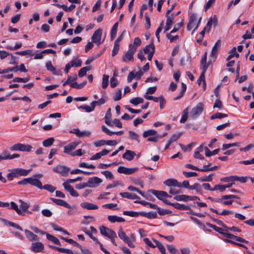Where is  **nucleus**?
Here are the masks:
<instances>
[{"label":"nucleus","instance_id":"nucleus-1","mask_svg":"<svg viewBox=\"0 0 254 254\" xmlns=\"http://www.w3.org/2000/svg\"><path fill=\"white\" fill-rule=\"evenodd\" d=\"M32 169H24L17 168L10 170V173L7 174V178L9 181H12L14 178H18L21 176H26L31 171Z\"/></svg>","mask_w":254,"mask_h":254},{"label":"nucleus","instance_id":"nucleus-2","mask_svg":"<svg viewBox=\"0 0 254 254\" xmlns=\"http://www.w3.org/2000/svg\"><path fill=\"white\" fill-rule=\"evenodd\" d=\"M118 236L125 243L127 244L130 248H134V245L133 242L135 240L133 235H131V237H128L123 230L122 228L120 229L118 233Z\"/></svg>","mask_w":254,"mask_h":254},{"label":"nucleus","instance_id":"nucleus-3","mask_svg":"<svg viewBox=\"0 0 254 254\" xmlns=\"http://www.w3.org/2000/svg\"><path fill=\"white\" fill-rule=\"evenodd\" d=\"M136 52V47L132 46V44L129 45V49L125 53L122 58V61L124 62H128L133 61V55Z\"/></svg>","mask_w":254,"mask_h":254},{"label":"nucleus","instance_id":"nucleus-4","mask_svg":"<svg viewBox=\"0 0 254 254\" xmlns=\"http://www.w3.org/2000/svg\"><path fill=\"white\" fill-rule=\"evenodd\" d=\"M53 170L55 173L59 174L63 177H66L70 171V168L64 165H58L53 168Z\"/></svg>","mask_w":254,"mask_h":254},{"label":"nucleus","instance_id":"nucleus-5","mask_svg":"<svg viewBox=\"0 0 254 254\" xmlns=\"http://www.w3.org/2000/svg\"><path fill=\"white\" fill-rule=\"evenodd\" d=\"M31 145L29 144H23L22 143H16L10 147L11 151L19 150L21 151L30 152L32 149Z\"/></svg>","mask_w":254,"mask_h":254},{"label":"nucleus","instance_id":"nucleus-6","mask_svg":"<svg viewBox=\"0 0 254 254\" xmlns=\"http://www.w3.org/2000/svg\"><path fill=\"white\" fill-rule=\"evenodd\" d=\"M203 110V104L199 102L196 106L193 107L190 113V117L192 119H195Z\"/></svg>","mask_w":254,"mask_h":254},{"label":"nucleus","instance_id":"nucleus-7","mask_svg":"<svg viewBox=\"0 0 254 254\" xmlns=\"http://www.w3.org/2000/svg\"><path fill=\"white\" fill-rule=\"evenodd\" d=\"M100 231L102 235L108 238L117 237L116 233L112 229L106 227L103 225L100 227Z\"/></svg>","mask_w":254,"mask_h":254},{"label":"nucleus","instance_id":"nucleus-8","mask_svg":"<svg viewBox=\"0 0 254 254\" xmlns=\"http://www.w3.org/2000/svg\"><path fill=\"white\" fill-rule=\"evenodd\" d=\"M78 145L77 142H72L64 147V152L65 153L70 155L72 156H75V152H72Z\"/></svg>","mask_w":254,"mask_h":254},{"label":"nucleus","instance_id":"nucleus-9","mask_svg":"<svg viewBox=\"0 0 254 254\" xmlns=\"http://www.w3.org/2000/svg\"><path fill=\"white\" fill-rule=\"evenodd\" d=\"M102 33V30L101 29H98L93 33L91 41L92 43H96L97 46L101 44V39Z\"/></svg>","mask_w":254,"mask_h":254},{"label":"nucleus","instance_id":"nucleus-10","mask_svg":"<svg viewBox=\"0 0 254 254\" xmlns=\"http://www.w3.org/2000/svg\"><path fill=\"white\" fill-rule=\"evenodd\" d=\"M102 182V180L100 178L93 177L88 179L87 185L88 187L93 188L98 187Z\"/></svg>","mask_w":254,"mask_h":254},{"label":"nucleus","instance_id":"nucleus-11","mask_svg":"<svg viewBox=\"0 0 254 254\" xmlns=\"http://www.w3.org/2000/svg\"><path fill=\"white\" fill-rule=\"evenodd\" d=\"M19 157L18 154H13L10 155L9 152L7 150H4L0 154V162L3 160H11L15 158H18Z\"/></svg>","mask_w":254,"mask_h":254},{"label":"nucleus","instance_id":"nucleus-12","mask_svg":"<svg viewBox=\"0 0 254 254\" xmlns=\"http://www.w3.org/2000/svg\"><path fill=\"white\" fill-rule=\"evenodd\" d=\"M149 191L154 195H155L159 199L161 200H163V197H168L171 196V195H169L166 192L164 191L156 190H150Z\"/></svg>","mask_w":254,"mask_h":254},{"label":"nucleus","instance_id":"nucleus-13","mask_svg":"<svg viewBox=\"0 0 254 254\" xmlns=\"http://www.w3.org/2000/svg\"><path fill=\"white\" fill-rule=\"evenodd\" d=\"M44 248V245L41 242H35L32 243L30 250L34 253H38L42 252Z\"/></svg>","mask_w":254,"mask_h":254},{"label":"nucleus","instance_id":"nucleus-14","mask_svg":"<svg viewBox=\"0 0 254 254\" xmlns=\"http://www.w3.org/2000/svg\"><path fill=\"white\" fill-rule=\"evenodd\" d=\"M164 184L168 187L181 188V183L174 179H168L164 181Z\"/></svg>","mask_w":254,"mask_h":254},{"label":"nucleus","instance_id":"nucleus-15","mask_svg":"<svg viewBox=\"0 0 254 254\" xmlns=\"http://www.w3.org/2000/svg\"><path fill=\"white\" fill-rule=\"evenodd\" d=\"M63 186L67 191H68L70 195L72 196L77 197L78 196V192L75 190L73 188L68 184L66 183H64L63 184Z\"/></svg>","mask_w":254,"mask_h":254},{"label":"nucleus","instance_id":"nucleus-16","mask_svg":"<svg viewBox=\"0 0 254 254\" xmlns=\"http://www.w3.org/2000/svg\"><path fill=\"white\" fill-rule=\"evenodd\" d=\"M166 17L167 18L166 20V26L165 27L164 33H165L166 31L169 30L171 28L172 25L173 23L175 18V16L173 14H171L170 16H168V15Z\"/></svg>","mask_w":254,"mask_h":254},{"label":"nucleus","instance_id":"nucleus-17","mask_svg":"<svg viewBox=\"0 0 254 254\" xmlns=\"http://www.w3.org/2000/svg\"><path fill=\"white\" fill-rule=\"evenodd\" d=\"M50 199L53 202H54L55 204H56L58 205L62 206H64V207H66V208H67L69 209L71 208L70 205L68 203H67L65 201H64V200L60 199H56V198H52V197L50 198Z\"/></svg>","mask_w":254,"mask_h":254},{"label":"nucleus","instance_id":"nucleus-18","mask_svg":"<svg viewBox=\"0 0 254 254\" xmlns=\"http://www.w3.org/2000/svg\"><path fill=\"white\" fill-rule=\"evenodd\" d=\"M70 132L74 133L78 137L89 136L91 134V132L89 131H81L78 128H74Z\"/></svg>","mask_w":254,"mask_h":254},{"label":"nucleus","instance_id":"nucleus-19","mask_svg":"<svg viewBox=\"0 0 254 254\" xmlns=\"http://www.w3.org/2000/svg\"><path fill=\"white\" fill-rule=\"evenodd\" d=\"M221 41L220 40H217L212 49L211 56L215 58L218 54V50L221 46Z\"/></svg>","mask_w":254,"mask_h":254},{"label":"nucleus","instance_id":"nucleus-20","mask_svg":"<svg viewBox=\"0 0 254 254\" xmlns=\"http://www.w3.org/2000/svg\"><path fill=\"white\" fill-rule=\"evenodd\" d=\"M217 24V18L216 16L214 15L213 17H211L207 22L206 26L205 28H206L207 31H209L212 25L216 26Z\"/></svg>","mask_w":254,"mask_h":254},{"label":"nucleus","instance_id":"nucleus-21","mask_svg":"<svg viewBox=\"0 0 254 254\" xmlns=\"http://www.w3.org/2000/svg\"><path fill=\"white\" fill-rule=\"evenodd\" d=\"M24 232L27 238L30 241H38L39 240V238L37 235L34 234L33 232L30 231L25 229L24 230Z\"/></svg>","mask_w":254,"mask_h":254},{"label":"nucleus","instance_id":"nucleus-22","mask_svg":"<svg viewBox=\"0 0 254 254\" xmlns=\"http://www.w3.org/2000/svg\"><path fill=\"white\" fill-rule=\"evenodd\" d=\"M29 184L32 186L37 187L40 189H43L42 183L38 179L33 178H29Z\"/></svg>","mask_w":254,"mask_h":254},{"label":"nucleus","instance_id":"nucleus-23","mask_svg":"<svg viewBox=\"0 0 254 254\" xmlns=\"http://www.w3.org/2000/svg\"><path fill=\"white\" fill-rule=\"evenodd\" d=\"M135 155V153L134 152L129 150H126V152L123 155V158L128 161H131L133 160Z\"/></svg>","mask_w":254,"mask_h":254},{"label":"nucleus","instance_id":"nucleus-24","mask_svg":"<svg viewBox=\"0 0 254 254\" xmlns=\"http://www.w3.org/2000/svg\"><path fill=\"white\" fill-rule=\"evenodd\" d=\"M120 195L125 198L131 199H139V197L135 194L129 193L128 192H120Z\"/></svg>","mask_w":254,"mask_h":254},{"label":"nucleus","instance_id":"nucleus-25","mask_svg":"<svg viewBox=\"0 0 254 254\" xmlns=\"http://www.w3.org/2000/svg\"><path fill=\"white\" fill-rule=\"evenodd\" d=\"M108 220L111 223H115L116 222H123L125 221L124 218L116 215H109L108 216Z\"/></svg>","mask_w":254,"mask_h":254},{"label":"nucleus","instance_id":"nucleus-26","mask_svg":"<svg viewBox=\"0 0 254 254\" xmlns=\"http://www.w3.org/2000/svg\"><path fill=\"white\" fill-rule=\"evenodd\" d=\"M81 206L85 209L88 210H93V209H97L98 208V206L97 205L90 203L89 202H83L81 203Z\"/></svg>","mask_w":254,"mask_h":254},{"label":"nucleus","instance_id":"nucleus-27","mask_svg":"<svg viewBox=\"0 0 254 254\" xmlns=\"http://www.w3.org/2000/svg\"><path fill=\"white\" fill-rule=\"evenodd\" d=\"M47 70L53 72L54 75H61L59 71H57L55 67L52 65L51 61L48 62L46 64Z\"/></svg>","mask_w":254,"mask_h":254},{"label":"nucleus","instance_id":"nucleus-28","mask_svg":"<svg viewBox=\"0 0 254 254\" xmlns=\"http://www.w3.org/2000/svg\"><path fill=\"white\" fill-rule=\"evenodd\" d=\"M173 207L176 209L181 210L190 209V207L189 206L183 204H180L179 203H174V204H173Z\"/></svg>","mask_w":254,"mask_h":254},{"label":"nucleus","instance_id":"nucleus-29","mask_svg":"<svg viewBox=\"0 0 254 254\" xmlns=\"http://www.w3.org/2000/svg\"><path fill=\"white\" fill-rule=\"evenodd\" d=\"M181 85H182L181 91L179 93V95L177 96H176L175 98H174V100H178L180 99H181L183 96V95H184V94L186 91V89H187L186 85L184 83H182Z\"/></svg>","mask_w":254,"mask_h":254},{"label":"nucleus","instance_id":"nucleus-30","mask_svg":"<svg viewBox=\"0 0 254 254\" xmlns=\"http://www.w3.org/2000/svg\"><path fill=\"white\" fill-rule=\"evenodd\" d=\"M189 195L186 194H181L176 195L174 197V199L177 201H183L187 202L189 201Z\"/></svg>","mask_w":254,"mask_h":254},{"label":"nucleus","instance_id":"nucleus-31","mask_svg":"<svg viewBox=\"0 0 254 254\" xmlns=\"http://www.w3.org/2000/svg\"><path fill=\"white\" fill-rule=\"evenodd\" d=\"M11 207L12 209L14 210L19 215L24 216L25 214L19 209L17 205L13 201L10 203Z\"/></svg>","mask_w":254,"mask_h":254},{"label":"nucleus","instance_id":"nucleus-32","mask_svg":"<svg viewBox=\"0 0 254 254\" xmlns=\"http://www.w3.org/2000/svg\"><path fill=\"white\" fill-rule=\"evenodd\" d=\"M78 109H83V110H85V112H86L87 113H89V112L93 111L94 110L95 107L93 106V105L92 104V103H91V106H89L86 105H81L78 107Z\"/></svg>","mask_w":254,"mask_h":254},{"label":"nucleus","instance_id":"nucleus-33","mask_svg":"<svg viewBox=\"0 0 254 254\" xmlns=\"http://www.w3.org/2000/svg\"><path fill=\"white\" fill-rule=\"evenodd\" d=\"M214 176V174H211L208 176H204L202 177L197 178V180L201 182H211L212 181V177Z\"/></svg>","mask_w":254,"mask_h":254},{"label":"nucleus","instance_id":"nucleus-34","mask_svg":"<svg viewBox=\"0 0 254 254\" xmlns=\"http://www.w3.org/2000/svg\"><path fill=\"white\" fill-rule=\"evenodd\" d=\"M55 141L53 137H50L47 139L44 140L43 142V145L44 147H48L52 146Z\"/></svg>","mask_w":254,"mask_h":254},{"label":"nucleus","instance_id":"nucleus-35","mask_svg":"<svg viewBox=\"0 0 254 254\" xmlns=\"http://www.w3.org/2000/svg\"><path fill=\"white\" fill-rule=\"evenodd\" d=\"M70 64L72 67H80L81 66L82 61L80 59L76 58L74 60H71Z\"/></svg>","mask_w":254,"mask_h":254},{"label":"nucleus","instance_id":"nucleus-36","mask_svg":"<svg viewBox=\"0 0 254 254\" xmlns=\"http://www.w3.org/2000/svg\"><path fill=\"white\" fill-rule=\"evenodd\" d=\"M129 137L130 139L132 140H135L138 142H140L139 135L136 132L133 131H129L128 132Z\"/></svg>","mask_w":254,"mask_h":254},{"label":"nucleus","instance_id":"nucleus-37","mask_svg":"<svg viewBox=\"0 0 254 254\" xmlns=\"http://www.w3.org/2000/svg\"><path fill=\"white\" fill-rule=\"evenodd\" d=\"M46 237L48 240L53 242L54 244L60 246L61 245L60 241L58 240V238L54 237V236L50 235L49 234H47L46 235Z\"/></svg>","mask_w":254,"mask_h":254},{"label":"nucleus","instance_id":"nucleus-38","mask_svg":"<svg viewBox=\"0 0 254 254\" xmlns=\"http://www.w3.org/2000/svg\"><path fill=\"white\" fill-rule=\"evenodd\" d=\"M110 111V109L108 110V112L107 113L106 116H105V122L106 124H107L108 126L111 127H113V124L112 123V121L111 120V113H108V112Z\"/></svg>","mask_w":254,"mask_h":254},{"label":"nucleus","instance_id":"nucleus-39","mask_svg":"<svg viewBox=\"0 0 254 254\" xmlns=\"http://www.w3.org/2000/svg\"><path fill=\"white\" fill-rule=\"evenodd\" d=\"M91 69V68L89 66L82 67L78 71V76L80 77L85 76L86 74L87 71L90 70Z\"/></svg>","mask_w":254,"mask_h":254},{"label":"nucleus","instance_id":"nucleus-40","mask_svg":"<svg viewBox=\"0 0 254 254\" xmlns=\"http://www.w3.org/2000/svg\"><path fill=\"white\" fill-rule=\"evenodd\" d=\"M241 145L240 142H234L232 143H228V144H223L222 145V149L223 150H225L227 149L230 148L231 147L234 146H240Z\"/></svg>","mask_w":254,"mask_h":254},{"label":"nucleus","instance_id":"nucleus-41","mask_svg":"<svg viewBox=\"0 0 254 254\" xmlns=\"http://www.w3.org/2000/svg\"><path fill=\"white\" fill-rule=\"evenodd\" d=\"M109 76L106 74H104L102 78V87L103 89L107 87L109 84Z\"/></svg>","mask_w":254,"mask_h":254},{"label":"nucleus","instance_id":"nucleus-42","mask_svg":"<svg viewBox=\"0 0 254 254\" xmlns=\"http://www.w3.org/2000/svg\"><path fill=\"white\" fill-rule=\"evenodd\" d=\"M144 100L140 97L133 98L130 100V103L134 105H137L139 104L142 103Z\"/></svg>","mask_w":254,"mask_h":254},{"label":"nucleus","instance_id":"nucleus-43","mask_svg":"<svg viewBox=\"0 0 254 254\" xmlns=\"http://www.w3.org/2000/svg\"><path fill=\"white\" fill-rule=\"evenodd\" d=\"M190 190H195L198 193H201V188L200 184L198 183H195L193 185L190 186Z\"/></svg>","mask_w":254,"mask_h":254},{"label":"nucleus","instance_id":"nucleus-44","mask_svg":"<svg viewBox=\"0 0 254 254\" xmlns=\"http://www.w3.org/2000/svg\"><path fill=\"white\" fill-rule=\"evenodd\" d=\"M118 22L116 23L112 28L111 31V40H113L117 34V29H118Z\"/></svg>","mask_w":254,"mask_h":254},{"label":"nucleus","instance_id":"nucleus-45","mask_svg":"<svg viewBox=\"0 0 254 254\" xmlns=\"http://www.w3.org/2000/svg\"><path fill=\"white\" fill-rule=\"evenodd\" d=\"M228 116L227 114H223L221 113H216L212 115L211 117V120H214L215 119H222L224 118H226Z\"/></svg>","mask_w":254,"mask_h":254},{"label":"nucleus","instance_id":"nucleus-46","mask_svg":"<svg viewBox=\"0 0 254 254\" xmlns=\"http://www.w3.org/2000/svg\"><path fill=\"white\" fill-rule=\"evenodd\" d=\"M53 249L61 253H64L68 254H73V252L69 249L59 248L57 247H53Z\"/></svg>","mask_w":254,"mask_h":254},{"label":"nucleus","instance_id":"nucleus-47","mask_svg":"<svg viewBox=\"0 0 254 254\" xmlns=\"http://www.w3.org/2000/svg\"><path fill=\"white\" fill-rule=\"evenodd\" d=\"M155 51V47L153 43H151L146 46L144 49L145 54H149L151 51Z\"/></svg>","mask_w":254,"mask_h":254},{"label":"nucleus","instance_id":"nucleus-48","mask_svg":"<svg viewBox=\"0 0 254 254\" xmlns=\"http://www.w3.org/2000/svg\"><path fill=\"white\" fill-rule=\"evenodd\" d=\"M19 201L21 203L19 206L20 208L22 209L23 212H27L28 208L29 207V204L21 199H20Z\"/></svg>","mask_w":254,"mask_h":254},{"label":"nucleus","instance_id":"nucleus-49","mask_svg":"<svg viewBox=\"0 0 254 254\" xmlns=\"http://www.w3.org/2000/svg\"><path fill=\"white\" fill-rule=\"evenodd\" d=\"M157 134V131L155 130L150 129L148 130L145 131L143 133V137L146 138L149 136L155 135Z\"/></svg>","mask_w":254,"mask_h":254},{"label":"nucleus","instance_id":"nucleus-50","mask_svg":"<svg viewBox=\"0 0 254 254\" xmlns=\"http://www.w3.org/2000/svg\"><path fill=\"white\" fill-rule=\"evenodd\" d=\"M233 181H238L241 183H246L248 179L247 177H238L237 176H233Z\"/></svg>","mask_w":254,"mask_h":254},{"label":"nucleus","instance_id":"nucleus-51","mask_svg":"<svg viewBox=\"0 0 254 254\" xmlns=\"http://www.w3.org/2000/svg\"><path fill=\"white\" fill-rule=\"evenodd\" d=\"M188 108H187L183 111V115L180 120L181 123H185L187 121L188 119Z\"/></svg>","mask_w":254,"mask_h":254},{"label":"nucleus","instance_id":"nucleus-52","mask_svg":"<svg viewBox=\"0 0 254 254\" xmlns=\"http://www.w3.org/2000/svg\"><path fill=\"white\" fill-rule=\"evenodd\" d=\"M62 239H63L65 242L68 243L75 247H78L79 248L80 247L81 245H80L78 243L71 239H67L64 237H62Z\"/></svg>","mask_w":254,"mask_h":254},{"label":"nucleus","instance_id":"nucleus-53","mask_svg":"<svg viewBox=\"0 0 254 254\" xmlns=\"http://www.w3.org/2000/svg\"><path fill=\"white\" fill-rule=\"evenodd\" d=\"M123 214L125 215L133 217H136L139 215L138 212H134L133 211H124L123 212Z\"/></svg>","mask_w":254,"mask_h":254},{"label":"nucleus","instance_id":"nucleus-54","mask_svg":"<svg viewBox=\"0 0 254 254\" xmlns=\"http://www.w3.org/2000/svg\"><path fill=\"white\" fill-rule=\"evenodd\" d=\"M127 189L130 190V191H136L138 193H139L140 195H141L143 197H145V194L144 193L138 190L137 188L134 187H133L132 186H130L128 187Z\"/></svg>","mask_w":254,"mask_h":254},{"label":"nucleus","instance_id":"nucleus-55","mask_svg":"<svg viewBox=\"0 0 254 254\" xmlns=\"http://www.w3.org/2000/svg\"><path fill=\"white\" fill-rule=\"evenodd\" d=\"M101 173L104 175L106 178L107 179L112 180L114 179L113 175L112 174V172L109 171H104L101 172Z\"/></svg>","mask_w":254,"mask_h":254},{"label":"nucleus","instance_id":"nucleus-56","mask_svg":"<svg viewBox=\"0 0 254 254\" xmlns=\"http://www.w3.org/2000/svg\"><path fill=\"white\" fill-rule=\"evenodd\" d=\"M115 76L116 74L114 73L113 76L110 79V85L112 88H115L118 84V80Z\"/></svg>","mask_w":254,"mask_h":254},{"label":"nucleus","instance_id":"nucleus-57","mask_svg":"<svg viewBox=\"0 0 254 254\" xmlns=\"http://www.w3.org/2000/svg\"><path fill=\"white\" fill-rule=\"evenodd\" d=\"M119 47H120V44L115 42L113 49L112 50V56L113 57H114L115 56H116L117 54V53H118L119 50Z\"/></svg>","mask_w":254,"mask_h":254},{"label":"nucleus","instance_id":"nucleus-58","mask_svg":"<svg viewBox=\"0 0 254 254\" xmlns=\"http://www.w3.org/2000/svg\"><path fill=\"white\" fill-rule=\"evenodd\" d=\"M183 26V22L182 21L181 22H179L177 24H176L173 29L171 31L170 33H173L174 32H176L178 31L181 27H182Z\"/></svg>","mask_w":254,"mask_h":254},{"label":"nucleus","instance_id":"nucleus-59","mask_svg":"<svg viewBox=\"0 0 254 254\" xmlns=\"http://www.w3.org/2000/svg\"><path fill=\"white\" fill-rule=\"evenodd\" d=\"M203 82V84L204 86H205L206 85V82L205 80V73L201 72V74L197 80V83L198 85H200L201 84V82Z\"/></svg>","mask_w":254,"mask_h":254},{"label":"nucleus","instance_id":"nucleus-60","mask_svg":"<svg viewBox=\"0 0 254 254\" xmlns=\"http://www.w3.org/2000/svg\"><path fill=\"white\" fill-rule=\"evenodd\" d=\"M22 46V43L20 42H17L15 44V45L14 47H11L10 46H6L5 48L7 49H9L10 50H16L18 49H19Z\"/></svg>","mask_w":254,"mask_h":254},{"label":"nucleus","instance_id":"nucleus-61","mask_svg":"<svg viewBox=\"0 0 254 254\" xmlns=\"http://www.w3.org/2000/svg\"><path fill=\"white\" fill-rule=\"evenodd\" d=\"M43 189L51 192H53L56 190V188L51 185L47 184L43 186Z\"/></svg>","mask_w":254,"mask_h":254},{"label":"nucleus","instance_id":"nucleus-62","mask_svg":"<svg viewBox=\"0 0 254 254\" xmlns=\"http://www.w3.org/2000/svg\"><path fill=\"white\" fill-rule=\"evenodd\" d=\"M144 216L146 217L149 219L156 218L157 217V214L156 212H149L143 215Z\"/></svg>","mask_w":254,"mask_h":254},{"label":"nucleus","instance_id":"nucleus-63","mask_svg":"<svg viewBox=\"0 0 254 254\" xmlns=\"http://www.w3.org/2000/svg\"><path fill=\"white\" fill-rule=\"evenodd\" d=\"M254 148V144L251 143L248 144L247 146H246L245 147L240 148L239 149L240 151H244V152H247L249 151L250 149Z\"/></svg>","mask_w":254,"mask_h":254},{"label":"nucleus","instance_id":"nucleus-64","mask_svg":"<svg viewBox=\"0 0 254 254\" xmlns=\"http://www.w3.org/2000/svg\"><path fill=\"white\" fill-rule=\"evenodd\" d=\"M184 175L186 177V178H190V177H195V176H197V174L196 173V172H186V171H184L183 172Z\"/></svg>","mask_w":254,"mask_h":254}]
</instances>
